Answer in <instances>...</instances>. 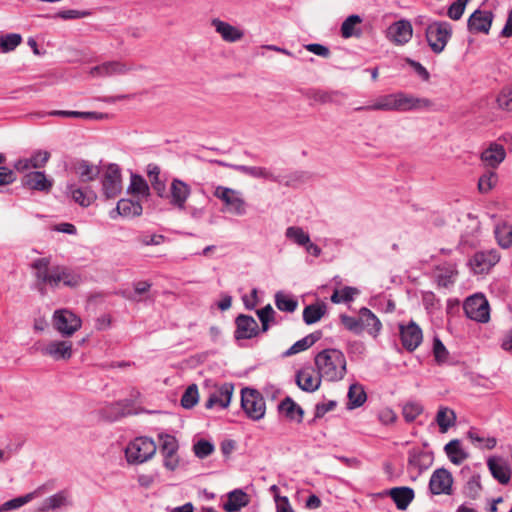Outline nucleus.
I'll use <instances>...</instances> for the list:
<instances>
[{"mask_svg": "<svg viewBox=\"0 0 512 512\" xmlns=\"http://www.w3.org/2000/svg\"><path fill=\"white\" fill-rule=\"evenodd\" d=\"M275 311L270 304L257 310V316L262 324V331L266 332L269 328V322L273 321Z\"/></svg>", "mask_w": 512, "mask_h": 512, "instance_id": "obj_58", "label": "nucleus"}, {"mask_svg": "<svg viewBox=\"0 0 512 512\" xmlns=\"http://www.w3.org/2000/svg\"><path fill=\"white\" fill-rule=\"evenodd\" d=\"M456 419L457 417L454 410L446 406H440L435 417V421L441 433H446L453 427L456 423Z\"/></svg>", "mask_w": 512, "mask_h": 512, "instance_id": "obj_35", "label": "nucleus"}, {"mask_svg": "<svg viewBox=\"0 0 512 512\" xmlns=\"http://www.w3.org/2000/svg\"><path fill=\"white\" fill-rule=\"evenodd\" d=\"M286 237L300 246H304L310 240L309 235L300 227L292 226L286 229Z\"/></svg>", "mask_w": 512, "mask_h": 512, "instance_id": "obj_53", "label": "nucleus"}, {"mask_svg": "<svg viewBox=\"0 0 512 512\" xmlns=\"http://www.w3.org/2000/svg\"><path fill=\"white\" fill-rule=\"evenodd\" d=\"M193 451L198 458H206L211 455L214 451V446L207 440H199L193 446Z\"/></svg>", "mask_w": 512, "mask_h": 512, "instance_id": "obj_59", "label": "nucleus"}, {"mask_svg": "<svg viewBox=\"0 0 512 512\" xmlns=\"http://www.w3.org/2000/svg\"><path fill=\"white\" fill-rule=\"evenodd\" d=\"M50 116L67 117V118H84L93 120H102L108 117L107 114L98 112H79L66 110H53L49 112Z\"/></svg>", "mask_w": 512, "mask_h": 512, "instance_id": "obj_45", "label": "nucleus"}, {"mask_svg": "<svg viewBox=\"0 0 512 512\" xmlns=\"http://www.w3.org/2000/svg\"><path fill=\"white\" fill-rule=\"evenodd\" d=\"M463 309L466 316L474 321L486 323L490 319L489 303L481 294L468 297L464 302Z\"/></svg>", "mask_w": 512, "mask_h": 512, "instance_id": "obj_8", "label": "nucleus"}, {"mask_svg": "<svg viewBox=\"0 0 512 512\" xmlns=\"http://www.w3.org/2000/svg\"><path fill=\"white\" fill-rule=\"evenodd\" d=\"M241 407L246 415L254 421L262 419L266 412L265 400L255 389L244 388L241 391Z\"/></svg>", "mask_w": 512, "mask_h": 512, "instance_id": "obj_7", "label": "nucleus"}, {"mask_svg": "<svg viewBox=\"0 0 512 512\" xmlns=\"http://www.w3.org/2000/svg\"><path fill=\"white\" fill-rule=\"evenodd\" d=\"M500 259L496 251L478 252L470 260L475 273H484L494 266Z\"/></svg>", "mask_w": 512, "mask_h": 512, "instance_id": "obj_28", "label": "nucleus"}, {"mask_svg": "<svg viewBox=\"0 0 512 512\" xmlns=\"http://www.w3.org/2000/svg\"><path fill=\"white\" fill-rule=\"evenodd\" d=\"M400 337L402 345L408 351H414L422 342L423 334L421 328L413 321L407 325H400Z\"/></svg>", "mask_w": 512, "mask_h": 512, "instance_id": "obj_19", "label": "nucleus"}, {"mask_svg": "<svg viewBox=\"0 0 512 512\" xmlns=\"http://www.w3.org/2000/svg\"><path fill=\"white\" fill-rule=\"evenodd\" d=\"M129 191L133 194L148 196L149 195V186L142 176L137 175V174H132Z\"/></svg>", "mask_w": 512, "mask_h": 512, "instance_id": "obj_52", "label": "nucleus"}, {"mask_svg": "<svg viewBox=\"0 0 512 512\" xmlns=\"http://www.w3.org/2000/svg\"><path fill=\"white\" fill-rule=\"evenodd\" d=\"M75 171L81 182L93 181L98 177L100 173L98 166L93 165L86 160H81L76 163Z\"/></svg>", "mask_w": 512, "mask_h": 512, "instance_id": "obj_39", "label": "nucleus"}, {"mask_svg": "<svg viewBox=\"0 0 512 512\" xmlns=\"http://www.w3.org/2000/svg\"><path fill=\"white\" fill-rule=\"evenodd\" d=\"M248 503L249 500L247 494L242 490L236 489L228 494V500L224 504V509L227 512H236L247 506Z\"/></svg>", "mask_w": 512, "mask_h": 512, "instance_id": "obj_36", "label": "nucleus"}, {"mask_svg": "<svg viewBox=\"0 0 512 512\" xmlns=\"http://www.w3.org/2000/svg\"><path fill=\"white\" fill-rule=\"evenodd\" d=\"M72 505L70 494L66 490L59 491L44 499L37 507V512H58Z\"/></svg>", "mask_w": 512, "mask_h": 512, "instance_id": "obj_18", "label": "nucleus"}, {"mask_svg": "<svg viewBox=\"0 0 512 512\" xmlns=\"http://www.w3.org/2000/svg\"><path fill=\"white\" fill-rule=\"evenodd\" d=\"M497 183V174L493 171H488L483 174L478 181V190L481 193H488Z\"/></svg>", "mask_w": 512, "mask_h": 512, "instance_id": "obj_56", "label": "nucleus"}, {"mask_svg": "<svg viewBox=\"0 0 512 512\" xmlns=\"http://www.w3.org/2000/svg\"><path fill=\"white\" fill-rule=\"evenodd\" d=\"M340 319L346 329L356 334L361 333L360 315L357 318L348 315H341Z\"/></svg>", "mask_w": 512, "mask_h": 512, "instance_id": "obj_62", "label": "nucleus"}, {"mask_svg": "<svg viewBox=\"0 0 512 512\" xmlns=\"http://www.w3.org/2000/svg\"><path fill=\"white\" fill-rule=\"evenodd\" d=\"M433 353L438 363H443L448 358V351L442 341L439 338H434L433 341Z\"/></svg>", "mask_w": 512, "mask_h": 512, "instance_id": "obj_63", "label": "nucleus"}, {"mask_svg": "<svg viewBox=\"0 0 512 512\" xmlns=\"http://www.w3.org/2000/svg\"><path fill=\"white\" fill-rule=\"evenodd\" d=\"M457 270L453 264H444L436 267L435 277L439 286L448 288L454 284Z\"/></svg>", "mask_w": 512, "mask_h": 512, "instance_id": "obj_33", "label": "nucleus"}, {"mask_svg": "<svg viewBox=\"0 0 512 512\" xmlns=\"http://www.w3.org/2000/svg\"><path fill=\"white\" fill-rule=\"evenodd\" d=\"M135 66L132 63L124 61H106L89 70V75L94 78H105L121 76L133 71Z\"/></svg>", "mask_w": 512, "mask_h": 512, "instance_id": "obj_11", "label": "nucleus"}, {"mask_svg": "<svg viewBox=\"0 0 512 512\" xmlns=\"http://www.w3.org/2000/svg\"><path fill=\"white\" fill-rule=\"evenodd\" d=\"M41 353L56 361L69 360L73 355V345L69 340H54L42 347Z\"/></svg>", "mask_w": 512, "mask_h": 512, "instance_id": "obj_16", "label": "nucleus"}, {"mask_svg": "<svg viewBox=\"0 0 512 512\" xmlns=\"http://www.w3.org/2000/svg\"><path fill=\"white\" fill-rule=\"evenodd\" d=\"M367 399L364 388L360 384H352L348 390V408L354 409L362 406Z\"/></svg>", "mask_w": 512, "mask_h": 512, "instance_id": "obj_47", "label": "nucleus"}, {"mask_svg": "<svg viewBox=\"0 0 512 512\" xmlns=\"http://www.w3.org/2000/svg\"><path fill=\"white\" fill-rule=\"evenodd\" d=\"M422 412L423 406L416 401H409L402 408V415L407 422H413Z\"/></svg>", "mask_w": 512, "mask_h": 512, "instance_id": "obj_51", "label": "nucleus"}, {"mask_svg": "<svg viewBox=\"0 0 512 512\" xmlns=\"http://www.w3.org/2000/svg\"><path fill=\"white\" fill-rule=\"evenodd\" d=\"M321 337L320 332L311 333L295 342L285 353L284 356H292L310 348Z\"/></svg>", "mask_w": 512, "mask_h": 512, "instance_id": "obj_42", "label": "nucleus"}, {"mask_svg": "<svg viewBox=\"0 0 512 512\" xmlns=\"http://www.w3.org/2000/svg\"><path fill=\"white\" fill-rule=\"evenodd\" d=\"M50 153L48 151L38 150L33 153L30 158L18 159L14 163V168L18 172H25L31 168L40 169L43 168L50 159Z\"/></svg>", "mask_w": 512, "mask_h": 512, "instance_id": "obj_24", "label": "nucleus"}, {"mask_svg": "<svg viewBox=\"0 0 512 512\" xmlns=\"http://www.w3.org/2000/svg\"><path fill=\"white\" fill-rule=\"evenodd\" d=\"M159 174L160 168L157 165L149 164L147 166V175L149 177L153 190L159 197L164 198L166 195V185L163 181L160 180Z\"/></svg>", "mask_w": 512, "mask_h": 512, "instance_id": "obj_44", "label": "nucleus"}, {"mask_svg": "<svg viewBox=\"0 0 512 512\" xmlns=\"http://www.w3.org/2000/svg\"><path fill=\"white\" fill-rule=\"evenodd\" d=\"M102 191L106 199H115L122 191L121 170L117 164L108 165L102 178Z\"/></svg>", "mask_w": 512, "mask_h": 512, "instance_id": "obj_10", "label": "nucleus"}, {"mask_svg": "<svg viewBox=\"0 0 512 512\" xmlns=\"http://www.w3.org/2000/svg\"><path fill=\"white\" fill-rule=\"evenodd\" d=\"M496 102L500 109L512 111V87L502 89L497 96Z\"/></svg>", "mask_w": 512, "mask_h": 512, "instance_id": "obj_61", "label": "nucleus"}, {"mask_svg": "<svg viewBox=\"0 0 512 512\" xmlns=\"http://www.w3.org/2000/svg\"><path fill=\"white\" fill-rule=\"evenodd\" d=\"M234 392V386L231 383H224L223 385L217 387L214 392H212L205 403V407L207 409H211L214 406H219L221 408H227L231 402V398Z\"/></svg>", "mask_w": 512, "mask_h": 512, "instance_id": "obj_22", "label": "nucleus"}, {"mask_svg": "<svg viewBox=\"0 0 512 512\" xmlns=\"http://www.w3.org/2000/svg\"><path fill=\"white\" fill-rule=\"evenodd\" d=\"M469 1L470 0H456L455 2H453L448 8V17L455 21L459 20L462 17L466 5Z\"/></svg>", "mask_w": 512, "mask_h": 512, "instance_id": "obj_60", "label": "nucleus"}, {"mask_svg": "<svg viewBox=\"0 0 512 512\" xmlns=\"http://www.w3.org/2000/svg\"><path fill=\"white\" fill-rule=\"evenodd\" d=\"M32 267L36 270L35 276L40 285H49L56 288L62 283L64 286L75 288L83 281L78 272L68 267L55 266L49 268L47 258L37 259L33 262Z\"/></svg>", "mask_w": 512, "mask_h": 512, "instance_id": "obj_2", "label": "nucleus"}, {"mask_svg": "<svg viewBox=\"0 0 512 512\" xmlns=\"http://www.w3.org/2000/svg\"><path fill=\"white\" fill-rule=\"evenodd\" d=\"M362 21L359 15L353 14L348 16L341 25V36L345 39L351 37L360 38L362 35V29L360 27Z\"/></svg>", "mask_w": 512, "mask_h": 512, "instance_id": "obj_32", "label": "nucleus"}, {"mask_svg": "<svg viewBox=\"0 0 512 512\" xmlns=\"http://www.w3.org/2000/svg\"><path fill=\"white\" fill-rule=\"evenodd\" d=\"M279 411L290 420L301 422L303 418L302 408L296 404L290 397H286L279 404Z\"/></svg>", "mask_w": 512, "mask_h": 512, "instance_id": "obj_40", "label": "nucleus"}, {"mask_svg": "<svg viewBox=\"0 0 512 512\" xmlns=\"http://www.w3.org/2000/svg\"><path fill=\"white\" fill-rule=\"evenodd\" d=\"M444 451L449 460L456 465H460L468 458V453L462 449L461 442L458 439L448 442L444 447Z\"/></svg>", "mask_w": 512, "mask_h": 512, "instance_id": "obj_37", "label": "nucleus"}, {"mask_svg": "<svg viewBox=\"0 0 512 512\" xmlns=\"http://www.w3.org/2000/svg\"><path fill=\"white\" fill-rule=\"evenodd\" d=\"M212 26L215 28L216 32L221 35L222 39L226 42H237L241 40L244 36L243 31L220 19H213Z\"/></svg>", "mask_w": 512, "mask_h": 512, "instance_id": "obj_29", "label": "nucleus"}, {"mask_svg": "<svg viewBox=\"0 0 512 512\" xmlns=\"http://www.w3.org/2000/svg\"><path fill=\"white\" fill-rule=\"evenodd\" d=\"M81 319L67 309L56 310L53 315V327L64 336H72L81 328Z\"/></svg>", "mask_w": 512, "mask_h": 512, "instance_id": "obj_9", "label": "nucleus"}, {"mask_svg": "<svg viewBox=\"0 0 512 512\" xmlns=\"http://www.w3.org/2000/svg\"><path fill=\"white\" fill-rule=\"evenodd\" d=\"M142 210V206L139 202L130 199H121L118 201L115 211L118 215L124 217H136L142 214Z\"/></svg>", "mask_w": 512, "mask_h": 512, "instance_id": "obj_41", "label": "nucleus"}, {"mask_svg": "<svg viewBox=\"0 0 512 512\" xmlns=\"http://www.w3.org/2000/svg\"><path fill=\"white\" fill-rule=\"evenodd\" d=\"M234 168L236 171L254 178H263L273 182H280L279 177L265 167L237 165Z\"/></svg>", "mask_w": 512, "mask_h": 512, "instance_id": "obj_34", "label": "nucleus"}, {"mask_svg": "<svg viewBox=\"0 0 512 512\" xmlns=\"http://www.w3.org/2000/svg\"><path fill=\"white\" fill-rule=\"evenodd\" d=\"M159 441L164 467L170 471L176 470L179 466V457L177 455L179 445L177 439L169 434H160Z\"/></svg>", "mask_w": 512, "mask_h": 512, "instance_id": "obj_12", "label": "nucleus"}, {"mask_svg": "<svg viewBox=\"0 0 512 512\" xmlns=\"http://www.w3.org/2000/svg\"><path fill=\"white\" fill-rule=\"evenodd\" d=\"M41 491L42 487H39L24 496L16 497L4 502L2 505H0V512H9L19 509L20 507L32 501L34 498L38 497L41 494Z\"/></svg>", "mask_w": 512, "mask_h": 512, "instance_id": "obj_38", "label": "nucleus"}, {"mask_svg": "<svg viewBox=\"0 0 512 512\" xmlns=\"http://www.w3.org/2000/svg\"><path fill=\"white\" fill-rule=\"evenodd\" d=\"M22 42V37L17 33H10L0 37V49L7 53L13 51Z\"/></svg>", "mask_w": 512, "mask_h": 512, "instance_id": "obj_50", "label": "nucleus"}, {"mask_svg": "<svg viewBox=\"0 0 512 512\" xmlns=\"http://www.w3.org/2000/svg\"><path fill=\"white\" fill-rule=\"evenodd\" d=\"M198 398H199V394H198L197 385L192 384V385L188 386V388L185 390V392L181 398V405L186 409H190L197 404Z\"/></svg>", "mask_w": 512, "mask_h": 512, "instance_id": "obj_55", "label": "nucleus"}, {"mask_svg": "<svg viewBox=\"0 0 512 512\" xmlns=\"http://www.w3.org/2000/svg\"><path fill=\"white\" fill-rule=\"evenodd\" d=\"M235 338L240 339H251L258 335L259 326L256 320L249 315L240 314L236 320Z\"/></svg>", "mask_w": 512, "mask_h": 512, "instance_id": "obj_21", "label": "nucleus"}, {"mask_svg": "<svg viewBox=\"0 0 512 512\" xmlns=\"http://www.w3.org/2000/svg\"><path fill=\"white\" fill-rule=\"evenodd\" d=\"M434 460V455L430 451H425L419 447H413L408 451L407 469L417 474L429 469Z\"/></svg>", "mask_w": 512, "mask_h": 512, "instance_id": "obj_14", "label": "nucleus"}, {"mask_svg": "<svg viewBox=\"0 0 512 512\" xmlns=\"http://www.w3.org/2000/svg\"><path fill=\"white\" fill-rule=\"evenodd\" d=\"M154 441L148 437H139L129 443L125 455L129 463H143L151 459L156 453Z\"/></svg>", "mask_w": 512, "mask_h": 512, "instance_id": "obj_6", "label": "nucleus"}, {"mask_svg": "<svg viewBox=\"0 0 512 512\" xmlns=\"http://www.w3.org/2000/svg\"><path fill=\"white\" fill-rule=\"evenodd\" d=\"M326 313V305L324 303H316L308 305L303 310V320L306 324L311 325L318 322Z\"/></svg>", "mask_w": 512, "mask_h": 512, "instance_id": "obj_43", "label": "nucleus"}, {"mask_svg": "<svg viewBox=\"0 0 512 512\" xmlns=\"http://www.w3.org/2000/svg\"><path fill=\"white\" fill-rule=\"evenodd\" d=\"M21 182L25 188L44 193L50 192L53 187V180L48 179L45 173L41 171H32L26 173L22 177Z\"/></svg>", "mask_w": 512, "mask_h": 512, "instance_id": "obj_20", "label": "nucleus"}, {"mask_svg": "<svg viewBox=\"0 0 512 512\" xmlns=\"http://www.w3.org/2000/svg\"><path fill=\"white\" fill-rule=\"evenodd\" d=\"M388 495L399 510H406L415 497L414 490L406 486L394 487L389 490Z\"/></svg>", "mask_w": 512, "mask_h": 512, "instance_id": "obj_31", "label": "nucleus"}, {"mask_svg": "<svg viewBox=\"0 0 512 512\" xmlns=\"http://www.w3.org/2000/svg\"><path fill=\"white\" fill-rule=\"evenodd\" d=\"M360 323L361 332L367 331L373 337H376L382 328L379 318L368 308L360 309Z\"/></svg>", "mask_w": 512, "mask_h": 512, "instance_id": "obj_30", "label": "nucleus"}, {"mask_svg": "<svg viewBox=\"0 0 512 512\" xmlns=\"http://www.w3.org/2000/svg\"><path fill=\"white\" fill-rule=\"evenodd\" d=\"M73 200L82 207L90 206L96 199L97 195L93 190H82L75 186L69 187Z\"/></svg>", "mask_w": 512, "mask_h": 512, "instance_id": "obj_46", "label": "nucleus"}, {"mask_svg": "<svg viewBox=\"0 0 512 512\" xmlns=\"http://www.w3.org/2000/svg\"><path fill=\"white\" fill-rule=\"evenodd\" d=\"M413 36V28L408 20H399L392 23L387 30V37L395 45L408 43Z\"/></svg>", "mask_w": 512, "mask_h": 512, "instance_id": "obj_17", "label": "nucleus"}, {"mask_svg": "<svg viewBox=\"0 0 512 512\" xmlns=\"http://www.w3.org/2000/svg\"><path fill=\"white\" fill-rule=\"evenodd\" d=\"M320 374H315L311 367H305L300 370L296 375V382L300 389L306 392H314L319 389L321 385Z\"/></svg>", "mask_w": 512, "mask_h": 512, "instance_id": "obj_26", "label": "nucleus"}, {"mask_svg": "<svg viewBox=\"0 0 512 512\" xmlns=\"http://www.w3.org/2000/svg\"><path fill=\"white\" fill-rule=\"evenodd\" d=\"M15 181V172L6 166H0V187L10 185Z\"/></svg>", "mask_w": 512, "mask_h": 512, "instance_id": "obj_64", "label": "nucleus"}, {"mask_svg": "<svg viewBox=\"0 0 512 512\" xmlns=\"http://www.w3.org/2000/svg\"><path fill=\"white\" fill-rule=\"evenodd\" d=\"M452 484V474L445 468H439L430 477L429 489L434 495H450L452 494Z\"/></svg>", "mask_w": 512, "mask_h": 512, "instance_id": "obj_15", "label": "nucleus"}, {"mask_svg": "<svg viewBox=\"0 0 512 512\" xmlns=\"http://www.w3.org/2000/svg\"><path fill=\"white\" fill-rule=\"evenodd\" d=\"M467 435H468V438L475 445H477L480 448L484 447V448H486L488 450H491L497 444L496 438H494V437H487V438L481 437V436L478 435L477 432H475L473 430H470Z\"/></svg>", "mask_w": 512, "mask_h": 512, "instance_id": "obj_57", "label": "nucleus"}, {"mask_svg": "<svg viewBox=\"0 0 512 512\" xmlns=\"http://www.w3.org/2000/svg\"><path fill=\"white\" fill-rule=\"evenodd\" d=\"M275 305L280 311L292 313L297 309L298 302L282 292H277L275 295Z\"/></svg>", "mask_w": 512, "mask_h": 512, "instance_id": "obj_49", "label": "nucleus"}, {"mask_svg": "<svg viewBox=\"0 0 512 512\" xmlns=\"http://www.w3.org/2000/svg\"><path fill=\"white\" fill-rule=\"evenodd\" d=\"M431 105L432 102L427 98H419L404 92H396L379 96L372 104L356 107L355 111L408 112L427 109Z\"/></svg>", "mask_w": 512, "mask_h": 512, "instance_id": "obj_1", "label": "nucleus"}, {"mask_svg": "<svg viewBox=\"0 0 512 512\" xmlns=\"http://www.w3.org/2000/svg\"><path fill=\"white\" fill-rule=\"evenodd\" d=\"M358 294V290L353 287H344L341 290H335L331 296V301L335 304L349 302Z\"/></svg>", "mask_w": 512, "mask_h": 512, "instance_id": "obj_54", "label": "nucleus"}, {"mask_svg": "<svg viewBox=\"0 0 512 512\" xmlns=\"http://www.w3.org/2000/svg\"><path fill=\"white\" fill-rule=\"evenodd\" d=\"M213 195L224 203L225 208L223 211L236 216L246 214L247 204L239 191L224 186H217Z\"/></svg>", "mask_w": 512, "mask_h": 512, "instance_id": "obj_5", "label": "nucleus"}, {"mask_svg": "<svg viewBox=\"0 0 512 512\" xmlns=\"http://www.w3.org/2000/svg\"><path fill=\"white\" fill-rule=\"evenodd\" d=\"M487 466L492 476L503 485L510 482L511 468L509 464L499 457H490L487 461Z\"/></svg>", "mask_w": 512, "mask_h": 512, "instance_id": "obj_27", "label": "nucleus"}, {"mask_svg": "<svg viewBox=\"0 0 512 512\" xmlns=\"http://www.w3.org/2000/svg\"><path fill=\"white\" fill-rule=\"evenodd\" d=\"M191 194V187L184 181L174 178L170 184L169 192L165 197L174 208L182 211L186 208V203Z\"/></svg>", "mask_w": 512, "mask_h": 512, "instance_id": "obj_13", "label": "nucleus"}, {"mask_svg": "<svg viewBox=\"0 0 512 512\" xmlns=\"http://www.w3.org/2000/svg\"><path fill=\"white\" fill-rule=\"evenodd\" d=\"M495 236L498 244L502 248H509L512 246V226L503 223L495 228Z\"/></svg>", "mask_w": 512, "mask_h": 512, "instance_id": "obj_48", "label": "nucleus"}, {"mask_svg": "<svg viewBox=\"0 0 512 512\" xmlns=\"http://www.w3.org/2000/svg\"><path fill=\"white\" fill-rule=\"evenodd\" d=\"M492 20V12L475 10L470 15L467 26L470 32L487 34L491 28Z\"/></svg>", "mask_w": 512, "mask_h": 512, "instance_id": "obj_23", "label": "nucleus"}, {"mask_svg": "<svg viewBox=\"0 0 512 512\" xmlns=\"http://www.w3.org/2000/svg\"><path fill=\"white\" fill-rule=\"evenodd\" d=\"M452 33V25L446 21H432L425 28L426 41L435 54H440L445 50Z\"/></svg>", "mask_w": 512, "mask_h": 512, "instance_id": "obj_4", "label": "nucleus"}, {"mask_svg": "<svg viewBox=\"0 0 512 512\" xmlns=\"http://www.w3.org/2000/svg\"><path fill=\"white\" fill-rule=\"evenodd\" d=\"M315 365L320 377L327 381L341 380L346 373V359L337 349H326L315 357Z\"/></svg>", "mask_w": 512, "mask_h": 512, "instance_id": "obj_3", "label": "nucleus"}, {"mask_svg": "<svg viewBox=\"0 0 512 512\" xmlns=\"http://www.w3.org/2000/svg\"><path fill=\"white\" fill-rule=\"evenodd\" d=\"M506 152L501 144L492 142L482 151L480 159L486 167L497 168L505 159Z\"/></svg>", "mask_w": 512, "mask_h": 512, "instance_id": "obj_25", "label": "nucleus"}]
</instances>
